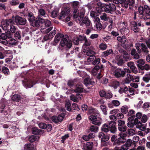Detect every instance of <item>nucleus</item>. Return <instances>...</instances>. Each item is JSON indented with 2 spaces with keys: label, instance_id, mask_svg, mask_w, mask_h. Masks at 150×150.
Returning <instances> with one entry per match:
<instances>
[{
  "label": "nucleus",
  "instance_id": "nucleus-4",
  "mask_svg": "<svg viewBox=\"0 0 150 150\" xmlns=\"http://www.w3.org/2000/svg\"><path fill=\"white\" fill-rule=\"evenodd\" d=\"M115 123V122L114 121H110L109 122L108 124L105 123L101 127V130L105 132H108L110 131L111 132L115 133L117 131Z\"/></svg>",
  "mask_w": 150,
  "mask_h": 150
},
{
  "label": "nucleus",
  "instance_id": "nucleus-17",
  "mask_svg": "<svg viewBox=\"0 0 150 150\" xmlns=\"http://www.w3.org/2000/svg\"><path fill=\"white\" fill-rule=\"evenodd\" d=\"M23 84L25 87L26 88H30L33 87V86L38 82L35 80H29L27 82L25 81H23Z\"/></svg>",
  "mask_w": 150,
  "mask_h": 150
},
{
  "label": "nucleus",
  "instance_id": "nucleus-52",
  "mask_svg": "<svg viewBox=\"0 0 150 150\" xmlns=\"http://www.w3.org/2000/svg\"><path fill=\"white\" fill-rule=\"evenodd\" d=\"M73 40V42L75 45L78 44L79 42L81 43L82 39L81 38H74Z\"/></svg>",
  "mask_w": 150,
  "mask_h": 150
},
{
  "label": "nucleus",
  "instance_id": "nucleus-47",
  "mask_svg": "<svg viewBox=\"0 0 150 150\" xmlns=\"http://www.w3.org/2000/svg\"><path fill=\"white\" fill-rule=\"evenodd\" d=\"M8 39H9L8 40V42L12 45L16 44L17 42V40L13 38H8Z\"/></svg>",
  "mask_w": 150,
  "mask_h": 150
},
{
  "label": "nucleus",
  "instance_id": "nucleus-14",
  "mask_svg": "<svg viewBox=\"0 0 150 150\" xmlns=\"http://www.w3.org/2000/svg\"><path fill=\"white\" fill-rule=\"evenodd\" d=\"M14 20L17 25H24L26 23V20L25 18L18 16L15 17Z\"/></svg>",
  "mask_w": 150,
  "mask_h": 150
},
{
  "label": "nucleus",
  "instance_id": "nucleus-50",
  "mask_svg": "<svg viewBox=\"0 0 150 150\" xmlns=\"http://www.w3.org/2000/svg\"><path fill=\"white\" fill-rule=\"evenodd\" d=\"M136 118H135L134 120V122L135 120H137L136 123L137 124L139 122H138V119H140L142 117V113L140 112H138L136 114Z\"/></svg>",
  "mask_w": 150,
  "mask_h": 150
},
{
  "label": "nucleus",
  "instance_id": "nucleus-64",
  "mask_svg": "<svg viewBox=\"0 0 150 150\" xmlns=\"http://www.w3.org/2000/svg\"><path fill=\"white\" fill-rule=\"evenodd\" d=\"M72 108L75 110H79L77 104L75 103L72 104Z\"/></svg>",
  "mask_w": 150,
  "mask_h": 150
},
{
  "label": "nucleus",
  "instance_id": "nucleus-44",
  "mask_svg": "<svg viewBox=\"0 0 150 150\" xmlns=\"http://www.w3.org/2000/svg\"><path fill=\"white\" fill-rule=\"evenodd\" d=\"M89 129L91 132H98V127L96 125H92L90 127Z\"/></svg>",
  "mask_w": 150,
  "mask_h": 150
},
{
  "label": "nucleus",
  "instance_id": "nucleus-21",
  "mask_svg": "<svg viewBox=\"0 0 150 150\" xmlns=\"http://www.w3.org/2000/svg\"><path fill=\"white\" fill-rule=\"evenodd\" d=\"M119 52L122 54L123 59L125 61H127L131 59L129 54L126 51L120 50H119Z\"/></svg>",
  "mask_w": 150,
  "mask_h": 150
},
{
  "label": "nucleus",
  "instance_id": "nucleus-18",
  "mask_svg": "<svg viewBox=\"0 0 150 150\" xmlns=\"http://www.w3.org/2000/svg\"><path fill=\"white\" fill-rule=\"evenodd\" d=\"M89 118L92 121V123L94 125H99L101 124L100 120H97L96 117L95 115H91L89 116Z\"/></svg>",
  "mask_w": 150,
  "mask_h": 150
},
{
  "label": "nucleus",
  "instance_id": "nucleus-62",
  "mask_svg": "<svg viewBox=\"0 0 150 150\" xmlns=\"http://www.w3.org/2000/svg\"><path fill=\"white\" fill-rule=\"evenodd\" d=\"M128 133L130 135H133L136 134L135 131L133 129H130L128 130Z\"/></svg>",
  "mask_w": 150,
  "mask_h": 150
},
{
  "label": "nucleus",
  "instance_id": "nucleus-25",
  "mask_svg": "<svg viewBox=\"0 0 150 150\" xmlns=\"http://www.w3.org/2000/svg\"><path fill=\"white\" fill-rule=\"evenodd\" d=\"M25 150H36V148L34 145L31 144H27L24 146Z\"/></svg>",
  "mask_w": 150,
  "mask_h": 150
},
{
  "label": "nucleus",
  "instance_id": "nucleus-6",
  "mask_svg": "<svg viewBox=\"0 0 150 150\" xmlns=\"http://www.w3.org/2000/svg\"><path fill=\"white\" fill-rule=\"evenodd\" d=\"M1 23V27L4 30H6L9 28L11 24H14V21L11 19H6L3 20Z\"/></svg>",
  "mask_w": 150,
  "mask_h": 150
},
{
  "label": "nucleus",
  "instance_id": "nucleus-8",
  "mask_svg": "<svg viewBox=\"0 0 150 150\" xmlns=\"http://www.w3.org/2000/svg\"><path fill=\"white\" fill-rule=\"evenodd\" d=\"M141 21L138 20L137 21H132L131 22V29L135 32H138L139 31L140 29L139 26L141 25Z\"/></svg>",
  "mask_w": 150,
  "mask_h": 150
},
{
  "label": "nucleus",
  "instance_id": "nucleus-53",
  "mask_svg": "<svg viewBox=\"0 0 150 150\" xmlns=\"http://www.w3.org/2000/svg\"><path fill=\"white\" fill-rule=\"evenodd\" d=\"M32 131L33 133L35 134H38L40 133V130L35 127L33 128L32 129Z\"/></svg>",
  "mask_w": 150,
  "mask_h": 150
},
{
  "label": "nucleus",
  "instance_id": "nucleus-11",
  "mask_svg": "<svg viewBox=\"0 0 150 150\" xmlns=\"http://www.w3.org/2000/svg\"><path fill=\"white\" fill-rule=\"evenodd\" d=\"M103 8L106 12L110 13L111 11L115 10L116 9V7L114 4L111 3L105 4L103 6Z\"/></svg>",
  "mask_w": 150,
  "mask_h": 150
},
{
  "label": "nucleus",
  "instance_id": "nucleus-54",
  "mask_svg": "<svg viewBox=\"0 0 150 150\" xmlns=\"http://www.w3.org/2000/svg\"><path fill=\"white\" fill-rule=\"evenodd\" d=\"M70 99L74 102H78V98L77 97L76 95V96H74L73 95H72L70 96Z\"/></svg>",
  "mask_w": 150,
  "mask_h": 150
},
{
  "label": "nucleus",
  "instance_id": "nucleus-37",
  "mask_svg": "<svg viewBox=\"0 0 150 150\" xmlns=\"http://www.w3.org/2000/svg\"><path fill=\"white\" fill-rule=\"evenodd\" d=\"M21 96L15 94L11 97V99L13 101H19L21 99Z\"/></svg>",
  "mask_w": 150,
  "mask_h": 150
},
{
  "label": "nucleus",
  "instance_id": "nucleus-40",
  "mask_svg": "<svg viewBox=\"0 0 150 150\" xmlns=\"http://www.w3.org/2000/svg\"><path fill=\"white\" fill-rule=\"evenodd\" d=\"M117 40L120 42L122 44H124L125 46L128 45L127 43L126 38H117Z\"/></svg>",
  "mask_w": 150,
  "mask_h": 150
},
{
  "label": "nucleus",
  "instance_id": "nucleus-12",
  "mask_svg": "<svg viewBox=\"0 0 150 150\" xmlns=\"http://www.w3.org/2000/svg\"><path fill=\"white\" fill-rule=\"evenodd\" d=\"M137 120H135L134 122V124L137 125L136 127L137 128L139 129L140 130L142 131H145L146 134L150 132V129L149 128L146 129V127L145 125L143 124L141 122H139L137 123H136Z\"/></svg>",
  "mask_w": 150,
  "mask_h": 150
},
{
  "label": "nucleus",
  "instance_id": "nucleus-59",
  "mask_svg": "<svg viewBox=\"0 0 150 150\" xmlns=\"http://www.w3.org/2000/svg\"><path fill=\"white\" fill-rule=\"evenodd\" d=\"M13 24H11L10 26V31L13 33H15L16 30V28L15 26L13 25Z\"/></svg>",
  "mask_w": 150,
  "mask_h": 150
},
{
  "label": "nucleus",
  "instance_id": "nucleus-22",
  "mask_svg": "<svg viewBox=\"0 0 150 150\" xmlns=\"http://www.w3.org/2000/svg\"><path fill=\"white\" fill-rule=\"evenodd\" d=\"M72 5L74 10L73 12H76L79 11L78 8L80 6V3L79 1H75L72 2Z\"/></svg>",
  "mask_w": 150,
  "mask_h": 150
},
{
  "label": "nucleus",
  "instance_id": "nucleus-56",
  "mask_svg": "<svg viewBox=\"0 0 150 150\" xmlns=\"http://www.w3.org/2000/svg\"><path fill=\"white\" fill-rule=\"evenodd\" d=\"M112 103L115 106H118L120 104V102L117 100H112Z\"/></svg>",
  "mask_w": 150,
  "mask_h": 150
},
{
  "label": "nucleus",
  "instance_id": "nucleus-45",
  "mask_svg": "<svg viewBox=\"0 0 150 150\" xmlns=\"http://www.w3.org/2000/svg\"><path fill=\"white\" fill-rule=\"evenodd\" d=\"M2 70L3 73L5 75H8L10 73L9 69L6 67L4 66L2 67Z\"/></svg>",
  "mask_w": 150,
  "mask_h": 150
},
{
  "label": "nucleus",
  "instance_id": "nucleus-36",
  "mask_svg": "<svg viewBox=\"0 0 150 150\" xmlns=\"http://www.w3.org/2000/svg\"><path fill=\"white\" fill-rule=\"evenodd\" d=\"M39 138L38 136L32 135L29 137L28 140L30 142H32L38 140Z\"/></svg>",
  "mask_w": 150,
  "mask_h": 150
},
{
  "label": "nucleus",
  "instance_id": "nucleus-42",
  "mask_svg": "<svg viewBox=\"0 0 150 150\" xmlns=\"http://www.w3.org/2000/svg\"><path fill=\"white\" fill-rule=\"evenodd\" d=\"M125 144L129 148L130 146H132L133 144L135 145V143H134L131 139H127Z\"/></svg>",
  "mask_w": 150,
  "mask_h": 150
},
{
  "label": "nucleus",
  "instance_id": "nucleus-26",
  "mask_svg": "<svg viewBox=\"0 0 150 150\" xmlns=\"http://www.w3.org/2000/svg\"><path fill=\"white\" fill-rule=\"evenodd\" d=\"M133 76L129 74H128L126 76V78L124 80V83L126 84H129L131 81H132Z\"/></svg>",
  "mask_w": 150,
  "mask_h": 150
},
{
  "label": "nucleus",
  "instance_id": "nucleus-32",
  "mask_svg": "<svg viewBox=\"0 0 150 150\" xmlns=\"http://www.w3.org/2000/svg\"><path fill=\"white\" fill-rule=\"evenodd\" d=\"M82 39L81 43H84L83 46H89L91 43V42L89 40L86 38H81Z\"/></svg>",
  "mask_w": 150,
  "mask_h": 150
},
{
  "label": "nucleus",
  "instance_id": "nucleus-55",
  "mask_svg": "<svg viewBox=\"0 0 150 150\" xmlns=\"http://www.w3.org/2000/svg\"><path fill=\"white\" fill-rule=\"evenodd\" d=\"M100 108L103 112L104 114L106 115L107 114V110L106 106L104 105H102L100 106Z\"/></svg>",
  "mask_w": 150,
  "mask_h": 150
},
{
  "label": "nucleus",
  "instance_id": "nucleus-48",
  "mask_svg": "<svg viewBox=\"0 0 150 150\" xmlns=\"http://www.w3.org/2000/svg\"><path fill=\"white\" fill-rule=\"evenodd\" d=\"M65 107L66 109L69 111L71 110V104L69 102H66L65 104Z\"/></svg>",
  "mask_w": 150,
  "mask_h": 150
},
{
  "label": "nucleus",
  "instance_id": "nucleus-57",
  "mask_svg": "<svg viewBox=\"0 0 150 150\" xmlns=\"http://www.w3.org/2000/svg\"><path fill=\"white\" fill-rule=\"evenodd\" d=\"M98 111L96 110L94 108H90L88 110L89 113L90 114H97Z\"/></svg>",
  "mask_w": 150,
  "mask_h": 150
},
{
  "label": "nucleus",
  "instance_id": "nucleus-20",
  "mask_svg": "<svg viewBox=\"0 0 150 150\" xmlns=\"http://www.w3.org/2000/svg\"><path fill=\"white\" fill-rule=\"evenodd\" d=\"M122 55V54H117L116 55L115 57L117 64L119 66L122 65L124 63Z\"/></svg>",
  "mask_w": 150,
  "mask_h": 150
},
{
  "label": "nucleus",
  "instance_id": "nucleus-19",
  "mask_svg": "<svg viewBox=\"0 0 150 150\" xmlns=\"http://www.w3.org/2000/svg\"><path fill=\"white\" fill-rule=\"evenodd\" d=\"M134 2L135 0H128L122 5V6L125 8H127L129 6V8L131 9L132 5L134 4Z\"/></svg>",
  "mask_w": 150,
  "mask_h": 150
},
{
  "label": "nucleus",
  "instance_id": "nucleus-60",
  "mask_svg": "<svg viewBox=\"0 0 150 150\" xmlns=\"http://www.w3.org/2000/svg\"><path fill=\"white\" fill-rule=\"evenodd\" d=\"M7 104V101L6 99L4 98H3L1 99L0 103V105H1L0 106L3 105L5 106V107L6 105Z\"/></svg>",
  "mask_w": 150,
  "mask_h": 150
},
{
  "label": "nucleus",
  "instance_id": "nucleus-31",
  "mask_svg": "<svg viewBox=\"0 0 150 150\" xmlns=\"http://www.w3.org/2000/svg\"><path fill=\"white\" fill-rule=\"evenodd\" d=\"M84 83L86 86L90 85H93L94 83V81H91L90 79L88 77H87L84 79Z\"/></svg>",
  "mask_w": 150,
  "mask_h": 150
},
{
  "label": "nucleus",
  "instance_id": "nucleus-15",
  "mask_svg": "<svg viewBox=\"0 0 150 150\" xmlns=\"http://www.w3.org/2000/svg\"><path fill=\"white\" fill-rule=\"evenodd\" d=\"M117 122L119 130L122 132H125L127 130V127L125 125V121L119 120L117 121Z\"/></svg>",
  "mask_w": 150,
  "mask_h": 150
},
{
  "label": "nucleus",
  "instance_id": "nucleus-5",
  "mask_svg": "<svg viewBox=\"0 0 150 150\" xmlns=\"http://www.w3.org/2000/svg\"><path fill=\"white\" fill-rule=\"evenodd\" d=\"M70 11V9L68 7L62 8V11L59 15V19H62L66 17V18L64 20V21L66 22L69 21L70 19L69 15Z\"/></svg>",
  "mask_w": 150,
  "mask_h": 150
},
{
  "label": "nucleus",
  "instance_id": "nucleus-2",
  "mask_svg": "<svg viewBox=\"0 0 150 150\" xmlns=\"http://www.w3.org/2000/svg\"><path fill=\"white\" fill-rule=\"evenodd\" d=\"M139 17L143 19H150V8L146 5L140 6L138 9Z\"/></svg>",
  "mask_w": 150,
  "mask_h": 150
},
{
  "label": "nucleus",
  "instance_id": "nucleus-61",
  "mask_svg": "<svg viewBox=\"0 0 150 150\" xmlns=\"http://www.w3.org/2000/svg\"><path fill=\"white\" fill-rule=\"evenodd\" d=\"M148 119L147 116L145 115H144L142 117L141 121L142 122L144 123L147 121Z\"/></svg>",
  "mask_w": 150,
  "mask_h": 150
},
{
  "label": "nucleus",
  "instance_id": "nucleus-43",
  "mask_svg": "<svg viewBox=\"0 0 150 150\" xmlns=\"http://www.w3.org/2000/svg\"><path fill=\"white\" fill-rule=\"evenodd\" d=\"M128 107L126 105L122 106L121 108V112L124 113H127L128 111Z\"/></svg>",
  "mask_w": 150,
  "mask_h": 150
},
{
  "label": "nucleus",
  "instance_id": "nucleus-23",
  "mask_svg": "<svg viewBox=\"0 0 150 150\" xmlns=\"http://www.w3.org/2000/svg\"><path fill=\"white\" fill-rule=\"evenodd\" d=\"M93 146V144L92 142H87L85 145H84L83 149V150H92Z\"/></svg>",
  "mask_w": 150,
  "mask_h": 150
},
{
  "label": "nucleus",
  "instance_id": "nucleus-35",
  "mask_svg": "<svg viewBox=\"0 0 150 150\" xmlns=\"http://www.w3.org/2000/svg\"><path fill=\"white\" fill-rule=\"evenodd\" d=\"M143 80L146 83L149 82L150 80V72L146 74L143 78Z\"/></svg>",
  "mask_w": 150,
  "mask_h": 150
},
{
  "label": "nucleus",
  "instance_id": "nucleus-9",
  "mask_svg": "<svg viewBox=\"0 0 150 150\" xmlns=\"http://www.w3.org/2000/svg\"><path fill=\"white\" fill-rule=\"evenodd\" d=\"M119 135L120 137L115 140L114 142V144H115L120 145L121 143L125 142L126 141L125 137H126L127 135L126 134L120 133H119Z\"/></svg>",
  "mask_w": 150,
  "mask_h": 150
},
{
  "label": "nucleus",
  "instance_id": "nucleus-3",
  "mask_svg": "<svg viewBox=\"0 0 150 150\" xmlns=\"http://www.w3.org/2000/svg\"><path fill=\"white\" fill-rule=\"evenodd\" d=\"M111 66V72L116 77L118 78L121 77H124L126 72H129V70L127 69H125L122 70L120 68L112 65L111 63L109 64Z\"/></svg>",
  "mask_w": 150,
  "mask_h": 150
},
{
  "label": "nucleus",
  "instance_id": "nucleus-1",
  "mask_svg": "<svg viewBox=\"0 0 150 150\" xmlns=\"http://www.w3.org/2000/svg\"><path fill=\"white\" fill-rule=\"evenodd\" d=\"M24 16L28 18L31 25L34 27H39L41 23H43L45 21V19L41 17L37 18L35 20V18L32 12H28Z\"/></svg>",
  "mask_w": 150,
  "mask_h": 150
},
{
  "label": "nucleus",
  "instance_id": "nucleus-39",
  "mask_svg": "<svg viewBox=\"0 0 150 150\" xmlns=\"http://www.w3.org/2000/svg\"><path fill=\"white\" fill-rule=\"evenodd\" d=\"M97 6L98 7V8H96V10L98 13H100L101 11L102 7V3L99 1L97 2Z\"/></svg>",
  "mask_w": 150,
  "mask_h": 150
},
{
  "label": "nucleus",
  "instance_id": "nucleus-63",
  "mask_svg": "<svg viewBox=\"0 0 150 150\" xmlns=\"http://www.w3.org/2000/svg\"><path fill=\"white\" fill-rule=\"evenodd\" d=\"M38 126L39 127L41 128L46 129L47 125L44 123L41 122L38 124Z\"/></svg>",
  "mask_w": 150,
  "mask_h": 150
},
{
  "label": "nucleus",
  "instance_id": "nucleus-7",
  "mask_svg": "<svg viewBox=\"0 0 150 150\" xmlns=\"http://www.w3.org/2000/svg\"><path fill=\"white\" fill-rule=\"evenodd\" d=\"M60 44L62 47L65 48H70L72 45L71 41L69 38H62Z\"/></svg>",
  "mask_w": 150,
  "mask_h": 150
},
{
  "label": "nucleus",
  "instance_id": "nucleus-29",
  "mask_svg": "<svg viewBox=\"0 0 150 150\" xmlns=\"http://www.w3.org/2000/svg\"><path fill=\"white\" fill-rule=\"evenodd\" d=\"M8 108H5V106L2 105L0 106V112L4 114L5 115L8 114Z\"/></svg>",
  "mask_w": 150,
  "mask_h": 150
},
{
  "label": "nucleus",
  "instance_id": "nucleus-33",
  "mask_svg": "<svg viewBox=\"0 0 150 150\" xmlns=\"http://www.w3.org/2000/svg\"><path fill=\"white\" fill-rule=\"evenodd\" d=\"M131 54L133 56L134 58L135 59H138L140 58L139 54L135 50L133 49L131 51Z\"/></svg>",
  "mask_w": 150,
  "mask_h": 150
},
{
  "label": "nucleus",
  "instance_id": "nucleus-34",
  "mask_svg": "<svg viewBox=\"0 0 150 150\" xmlns=\"http://www.w3.org/2000/svg\"><path fill=\"white\" fill-rule=\"evenodd\" d=\"M109 136L105 135V136H104L101 139V144L104 146L106 145V144H107V142H105H105L108 141L109 140Z\"/></svg>",
  "mask_w": 150,
  "mask_h": 150
},
{
  "label": "nucleus",
  "instance_id": "nucleus-16",
  "mask_svg": "<svg viewBox=\"0 0 150 150\" xmlns=\"http://www.w3.org/2000/svg\"><path fill=\"white\" fill-rule=\"evenodd\" d=\"M92 50L89 49L88 50V51L86 52V54L88 56H89V57L87 59V61L88 62H90L93 61L95 58L94 55L95 52L93 51L94 48H92Z\"/></svg>",
  "mask_w": 150,
  "mask_h": 150
},
{
  "label": "nucleus",
  "instance_id": "nucleus-51",
  "mask_svg": "<svg viewBox=\"0 0 150 150\" xmlns=\"http://www.w3.org/2000/svg\"><path fill=\"white\" fill-rule=\"evenodd\" d=\"M8 38H0V42L4 45L7 44L8 42Z\"/></svg>",
  "mask_w": 150,
  "mask_h": 150
},
{
  "label": "nucleus",
  "instance_id": "nucleus-46",
  "mask_svg": "<svg viewBox=\"0 0 150 150\" xmlns=\"http://www.w3.org/2000/svg\"><path fill=\"white\" fill-rule=\"evenodd\" d=\"M141 46L142 47V49L143 52L146 54H148L149 51L146 46L143 44H141Z\"/></svg>",
  "mask_w": 150,
  "mask_h": 150
},
{
  "label": "nucleus",
  "instance_id": "nucleus-30",
  "mask_svg": "<svg viewBox=\"0 0 150 150\" xmlns=\"http://www.w3.org/2000/svg\"><path fill=\"white\" fill-rule=\"evenodd\" d=\"M8 108H5V106L2 105L0 106V112L4 114L5 115L8 114Z\"/></svg>",
  "mask_w": 150,
  "mask_h": 150
},
{
  "label": "nucleus",
  "instance_id": "nucleus-41",
  "mask_svg": "<svg viewBox=\"0 0 150 150\" xmlns=\"http://www.w3.org/2000/svg\"><path fill=\"white\" fill-rule=\"evenodd\" d=\"M129 148L125 144H124L122 145L120 149L117 147H115L114 150H127Z\"/></svg>",
  "mask_w": 150,
  "mask_h": 150
},
{
  "label": "nucleus",
  "instance_id": "nucleus-38",
  "mask_svg": "<svg viewBox=\"0 0 150 150\" xmlns=\"http://www.w3.org/2000/svg\"><path fill=\"white\" fill-rule=\"evenodd\" d=\"M83 91V86L82 85H79L77 86L76 87V89L74 90V91L75 92H81Z\"/></svg>",
  "mask_w": 150,
  "mask_h": 150
},
{
  "label": "nucleus",
  "instance_id": "nucleus-58",
  "mask_svg": "<svg viewBox=\"0 0 150 150\" xmlns=\"http://www.w3.org/2000/svg\"><path fill=\"white\" fill-rule=\"evenodd\" d=\"M100 18L102 20L104 21H106L107 18V16L105 13L102 14L100 16Z\"/></svg>",
  "mask_w": 150,
  "mask_h": 150
},
{
  "label": "nucleus",
  "instance_id": "nucleus-27",
  "mask_svg": "<svg viewBox=\"0 0 150 150\" xmlns=\"http://www.w3.org/2000/svg\"><path fill=\"white\" fill-rule=\"evenodd\" d=\"M39 17H41V16H43L44 17H47L48 16L46 13V12L45 10L41 8L38 9Z\"/></svg>",
  "mask_w": 150,
  "mask_h": 150
},
{
  "label": "nucleus",
  "instance_id": "nucleus-49",
  "mask_svg": "<svg viewBox=\"0 0 150 150\" xmlns=\"http://www.w3.org/2000/svg\"><path fill=\"white\" fill-rule=\"evenodd\" d=\"M99 48L101 50H105L107 48V46L106 44L103 43H101L99 46Z\"/></svg>",
  "mask_w": 150,
  "mask_h": 150
},
{
  "label": "nucleus",
  "instance_id": "nucleus-13",
  "mask_svg": "<svg viewBox=\"0 0 150 150\" xmlns=\"http://www.w3.org/2000/svg\"><path fill=\"white\" fill-rule=\"evenodd\" d=\"M122 26L123 28L120 30V32L123 35L122 37V38H123V37H126L125 35H127L129 33V30L128 27L126 28L127 26V24L125 22L122 23Z\"/></svg>",
  "mask_w": 150,
  "mask_h": 150
},
{
  "label": "nucleus",
  "instance_id": "nucleus-10",
  "mask_svg": "<svg viewBox=\"0 0 150 150\" xmlns=\"http://www.w3.org/2000/svg\"><path fill=\"white\" fill-rule=\"evenodd\" d=\"M74 13L73 15L74 18L76 19V20H78L80 21H81L84 16L85 12L82 10L79 12V11L76 12H73Z\"/></svg>",
  "mask_w": 150,
  "mask_h": 150
},
{
  "label": "nucleus",
  "instance_id": "nucleus-28",
  "mask_svg": "<svg viewBox=\"0 0 150 150\" xmlns=\"http://www.w3.org/2000/svg\"><path fill=\"white\" fill-rule=\"evenodd\" d=\"M113 53V50L112 49H110L103 52L102 53L101 56L103 57H105Z\"/></svg>",
  "mask_w": 150,
  "mask_h": 150
},
{
  "label": "nucleus",
  "instance_id": "nucleus-24",
  "mask_svg": "<svg viewBox=\"0 0 150 150\" xmlns=\"http://www.w3.org/2000/svg\"><path fill=\"white\" fill-rule=\"evenodd\" d=\"M82 23L85 24L87 27L91 28L92 27L91 23L88 17L86 16L82 21Z\"/></svg>",
  "mask_w": 150,
  "mask_h": 150
}]
</instances>
